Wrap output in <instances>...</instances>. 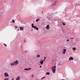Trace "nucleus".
Wrapping results in <instances>:
<instances>
[{"label": "nucleus", "mask_w": 80, "mask_h": 80, "mask_svg": "<svg viewBox=\"0 0 80 80\" xmlns=\"http://www.w3.org/2000/svg\"><path fill=\"white\" fill-rule=\"evenodd\" d=\"M45 78V77H44L42 78H42Z\"/></svg>", "instance_id": "obj_22"}, {"label": "nucleus", "mask_w": 80, "mask_h": 80, "mask_svg": "<svg viewBox=\"0 0 80 80\" xmlns=\"http://www.w3.org/2000/svg\"><path fill=\"white\" fill-rule=\"evenodd\" d=\"M40 20V19H36V22H38V21H39Z\"/></svg>", "instance_id": "obj_12"}, {"label": "nucleus", "mask_w": 80, "mask_h": 80, "mask_svg": "<svg viewBox=\"0 0 80 80\" xmlns=\"http://www.w3.org/2000/svg\"><path fill=\"white\" fill-rule=\"evenodd\" d=\"M66 49H64L63 50V51L62 52V53L63 54H65V52H66Z\"/></svg>", "instance_id": "obj_8"}, {"label": "nucleus", "mask_w": 80, "mask_h": 80, "mask_svg": "<svg viewBox=\"0 0 80 80\" xmlns=\"http://www.w3.org/2000/svg\"><path fill=\"white\" fill-rule=\"evenodd\" d=\"M40 68H41V67H42V66H40L39 67Z\"/></svg>", "instance_id": "obj_29"}, {"label": "nucleus", "mask_w": 80, "mask_h": 80, "mask_svg": "<svg viewBox=\"0 0 80 80\" xmlns=\"http://www.w3.org/2000/svg\"><path fill=\"white\" fill-rule=\"evenodd\" d=\"M62 25H65V23H63V22H62Z\"/></svg>", "instance_id": "obj_17"}, {"label": "nucleus", "mask_w": 80, "mask_h": 80, "mask_svg": "<svg viewBox=\"0 0 80 80\" xmlns=\"http://www.w3.org/2000/svg\"><path fill=\"white\" fill-rule=\"evenodd\" d=\"M32 27V28H35V30H36V29L37 30H38V28L37 27V26H33Z\"/></svg>", "instance_id": "obj_3"}, {"label": "nucleus", "mask_w": 80, "mask_h": 80, "mask_svg": "<svg viewBox=\"0 0 80 80\" xmlns=\"http://www.w3.org/2000/svg\"><path fill=\"white\" fill-rule=\"evenodd\" d=\"M52 71L53 72V73H55V71H56V66H55L51 68Z\"/></svg>", "instance_id": "obj_2"}, {"label": "nucleus", "mask_w": 80, "mask_h": 80, "mask_svg": "<svg viewBox=\"0 0 80 80\" xmlns=\"http://www.w3.org/2000/svg\"><path fill=\"white\" fill-rule=\"evenodd\" d=\"M42 13H43V11H42Z\"/></svg>", "instance_id": "obj_32"}, {"label": "nucleus", "mask_w": 80, "mask_h": 80, "mask_svg": "<svg viewBox=\"0 0 80 80\" xmlns=\"http://www.w3.org/2000/svg\"><path fill=\"white\" fill-rule=\"evenodd\" d=\"M46 58H46V57H44V59H45Z\"/></svg>", "instance_id": "obj_28"}, {"label": "nucleus", "mask_w": 80, "mask_h": 80, "mask_svg": "<svg viewBox=\"0 0 80 80\" xmlns=\"http://www.w3.org/2000/svg\"><path fill=\"white\" fill-rule=\"evenodd\" d=\"M8 79H9L8 78H5L4 79V80H8Z\"/></svg>", "instance_id": "obj_15"}, {"label": "nucleus", "mask_w": 80, "mask_h": 80, "mask_svg": "<svg viewBox=\"0 0 80 80\" xmlns=\"http://www.w3.org/2000/svg\"><path fill=\"white\" fill-rule=\"evenodd\" d=\"M4 45V46H5V47H7V44H5L3 43Z\"/></svg>", "instance_id": "obj_18"}, {"label": "nucleus", "mask_w": 80, "mask_h": 80, "mask_svg": "<svg viewBox=\"0 0 80 80\" xmlns=\"http://www.w3.org/2000/svg\"><path fill=\"white\" fill-rule=\"evenodd\" d=\"M46 28L47 29H50V27H49V25H48L47 26V27H46Z\"/></svg>", "instance_id": "obj_10"}, {"label": "nucleus", "mask_w": 80, "mask_h": 80, "mask_svg": "<svg viewBox=\"0 0 80 80\" xmlns=\"http://www.w3.org/2000/svg\"><path fill=\"white\" fill-rule=\"evenodd\" d=\"M20 76L16 78V80H20Z\"/></svg>", "instance_id": "obj_9"}, {"label": "nucleus", "mask_w": 80, "mask_h": 80, "mask_svg": "<svg viewBox=\"0 0 80 80\" xmlns=\"http://www.w3.org/2000/svg\"><path fill=\"white\" fill-rule=\"evenodd\" d=\"M32 31H33V30H32Z\"/></svg>", "instance_id": "obj_34"}, {"label": "nucleus", "mask_w": 80, "mask_h": 80, "mask_svg": "<svg viewBox=\"0 0 80 80\" xmlns=\"http://www.w3.org/2000/svg\"><path fill=\"white\" fill-rule=\"evenodd\" d=\"M45 59H44V62H45Z\"/></svg>", "instance_id": "obj_27"}, {"label": "nucleus", "mask_w": 80, "mask_h": 80, "mask_svg": "<svg viewBox=\"0 0 80 80\" xmlns=\"http://www.w3.org/2000/svg\"><path fill=\"white\" fill-rule=\"evenodd\" d=\"M73 60V58L72 57H70L69 59V60Z\"/></svg>", "instance_id": "obj_7"}, {"label": "nucleus", "mask_w": 80, "mask_h": 80, "mask_svg": "<svg viewBox=\"0 0 80 80\" xmlns=\"http://www.w3.org/2000/svg\"><path fill=\"white\" fill-rule=\"evenodd\" d=\"M33 25H34V24H33V23L32 24V27H33Z\"/></svg>", "instance_id": "obj_21"}, {"label": "nucleus", "mask_w": 80, "mask_h": 80, "mask_svg": "<svg viewBox=\"0 0 80 80\" xmlns=\"http://www.w3.org/2000/svg\"><path fill=\"white\" fill-rule=\"evenodd\" d=\"M12 80H14V79L13 78L12 79Z\"/></svg>", "instance_id": "obj_30"}, {"label": "nucleus", "mask_w": 80, "mask_h": 80, "mask_svg": "<svg viewBox=\"0 0 80 80\" xmlns=\"http://www.w3.org/2000/svg\"><path fill=\"white\" fill-rule=\"evenodd\" d=\"M15 28H18V26H16Z\"/></svg>", "instance_id": "obj_23"}, {"label": "nucleus", "mask_w": 80, "mask_h": 80, "mask_svg": "<svg viewBox=\"0 0 80 80\" xmlns=\"http://www.w3.org/2000/svg\"><path fill=\"white\" fill-rule=\"evenodd\" d=\"M40 57V55H38L37 56V58H38L39 57Z\"/></svg>", "instance_id": "obj_14"}, {"label": "nucleus", "mask_w": 80, "mask_h": 80, "mask_svg": "<svg viewBox=\"0 0 80 80\" xmlns=\"http://www.w3.org/2000/svg\"><path fill=\"white\" fill-rule=\"evenodd\" d=\"M31 70V68H26L24 69V70Z\"/></svg>", "instance_id": "obj_6"}, {"label": "nucleus", "mask_w": 80, "mask_h": 80, "mask_svg": "<svg viewBox=\"0 0 80 80\" xmlns=\"http://www.w3.org/2000/svg\"><path fill=\"white\" fill-rule=\"evenodd\" d=\"M50 74V72H47L46 73V75H49Z\"/></svg>", "instance_id": "obj_13"}, {"label": "nucleus", "mask_w": 80, "mask_h": 80, "mask_svg": "<svg viewBox=\"0 0 80 80\" xmlns=\"http://www.w3.org/2000/svg\"><path fill=\"white\" fill-rule=\"evenodd\" d=\"M40 63L41 65H42V64H43V61L42 60V61H41Z\"/></svg>", "instance_id": "obj_11"}, {"label": "nucleus", "mask_w": 80, "mask_h": 80, "mask_svg": "<svg viewBox=\"0 0 80 80\" xmlns=\"http://www.w3.org/2000/svg\"><path fill=\"white\" fill-rule=\"evenodd\" d=\"M73 50H76V48H73Z\"/></svg>", "instance_id": "obj_19"}, {"label": "nucleus", "mask_w": 80, "mask_h": 80, "mask_svg": "<svg viewBox=\"0 0 80 80\" xmlns=\"http://www.w3.org/2000/svg\"><path fill=\"white\" fill-rule=\"evenodd\" d=\"M18 64V61H16L13 63H11V66H14L15 65H17Z\"/></svg>", "instance_id": "obj_1"}, {"label": "nucleus", "mask_w": 80, "mask_h": 80, "mask_svg": "<svg viewBox=\"0 0 80 80\" xmlns=\"http://www.w3.org/2000/svg\"><path fill=\"white\" fill-rule=\"evenodd\" d=\"M24 42H26V41H24Z\"/></svg>", "instance_id": "obj_31"}, {"label": "nucleus", "mask_w": 80, "mask_h": 80, "mask_svg": "<svg viewBox=\"0 0 80 80\" xmlns=\"http://www.w3.org/2000/svg\"><path fill=\"white\" fill-rule=\"evenodd\" d=\"M68 41H69V39H68V40H67V42H68Z\"/></svg>", "instance_id": "obj_24"}, {"label": "nucleus", "mask_w": 80, "mask_h": 80, "mask_svg": "<svg viewBox=\"0 0 80 80\" xmlns=\"http://www.w3.org/2000/svg\"><path fill=\"white\" fill-rule=\"evenodd\" d=\"M12 22L13 23H15V21L14 20H12Z\"/></svg>", "instance_id": "obj_16"}, {"label": "nucleus", "mask_w": 80, "mask_h": 80, "mask_svg": "<svg viewBox=\"0 0 80 80\" xmlns=\"http://www.w3.org/2000/svg\"><path fill=\"white\" fill-rule=\"evenodd\" d=\"M4 76L6 77H9L8 74V73H7V72H5L4 73Z\"/></svg>", "instance_id": "obj_4"}, {"label": "nucleus", "mask_w": 80, "mask_h": 80, "mask_svg": "<svg viewBox=\"0 0 80 80\" xmlns=\"http://www.w3.org/2000/svg\"><path fill=\"white\" fill-rule=\"evenodd\" d=\"M19 30V29H18V31Z\"/></svg>", "instance_id": "obj_33"}, {"label": "nucleus", "mask_w": 80, "mask_h": 80, "mask_svg": "<svg viewBox=\"0 0 80 80\" xmlns=\"http://www.w3.org/2000/svg\"><path fill=\"white\" fill-rule=\"evenodd\" d=\"M71 39H73V38H71Z\"/></svg>", "instance_id": "obj_25"}, {"label": "nucleus", "mask_w": 80, "mask_h": 80, "mask_svg": "<svg viewBox=\"0 0 80 80\" xmlns=\"http://www.w3.org/2000/svg\"><path fill=\"white\" fill-rule=\"evenodd\" d=\"M19 28L20 29V30L21 31L22 30L23 31V27H20Z\"/></svg>", "instance_id": "obj_5"}, {"label": "nucleus", "mask_w": 80, "mask_h": 80, "mask_svg": "<svg viewBox=\"0 0 80 80\" xmlns=\"http://www.w3.org/2000/svg\"><path fill=\"white\" fill-rule=\"evenodd\" d=\"M24 52H25V53H27V52H28V51H24Z\"/></svg>", "instance_id": "obj_20"}, {"label": "nucleus", "mask_w": 80, "mask_h": 80, "mask_svg": "<svg viewBox=\"0 0 80 80\" xmlns=\"http://www.w3.org/2000/svg\"><path fill=\"white\" fill-rule=\"evenodd\" d=\"M59 66H61V65H60V63L59 64Z\"/></svg>", "instance_id": "obj_26"}]
</instances>
